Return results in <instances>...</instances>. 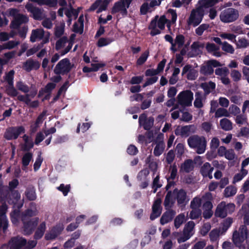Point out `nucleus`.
I'll return each instance as SVG.
<instances>
[{
  "mask_svg": "<svg viewBox=\"0 0 249 249\" xmlns=\"http://www.w3.org/2000/svg\"><path fill=\"white\" fill-rule=\"evenodd\" d=\"M56 86V84L53 83H48L44 89L39 91L38 96L40 97L44 93H50L52 90L54 89Z\"/></svg>",
  "mask_w": 249,
  "mask_h": 249,
  "instance_id": "nucleus-39",
  "label": "nucleus"
},
{
  "mask_svg": "<svg viewBox=\"0 0 249 249\" xmlns=\"http://www.w3.org/2000/svg\"><path fill=\"white\" fill-rule=\"evenodd\" d=\"M218 2V0H200L198 2L199 7L201 9L208 8L213 6Z\"/></svg>",
  "mask_w": 249,
  "mask_h": 249,
  "instance_id": "nucleus-31",
  "label": "nucleus"
},
{
  "mask_svg": "<svg viewBox=\"0 0 249 249\" xmlns=\"http://www.w3.org/2000/svg\"><path fill=\"white\" fill-rule=\"evenodd\" d=\"M25 195L29 200H35L36 198V195L34 188L33 187H28L25 192Z\"/></svg>",
  "mask_w": 249,
  "mask_h": 249,
  "instance_id": "nucleus-38",
  "label": "nucleus"
},
{
  "mask_svg": "<svg viewBox=\"0 0 249 249\" xmlns=\"http://www.w3.org/2000/svg\"><path fill=\"white\" fill-rule=\"evenodd\" d=\"M44 36V31L43 29L38 28L33 30L30 36V41L35 42L36 40L42 39Z\"/></svg>",
  "mask_w": 249,
  "mask_h": 249,
  "instance_id": "nucleus-23",
  "label": "nucleus"
},
{
  "mask_svg": "<svg viewBox=\"0 0 249 249\" xmlns=\"http://www.w3.org/2000/svg\"><path fill=\"white\" fill-rule=\"evenodd\" d=\"M203 17V11L202 9L198 7L196 9H193L191 13L190 16L187 20L188 25H193L196 26L202 21Z\"/></svg>",
  "mask_w": 249,
  "mask_h": 249,
  "instance_id": "nucleus-9",
  "label": "nucleus"
},
{
  "mask_svg": "<svg viewBox=\"0 0 249 249\" xmlns=\"http://www.w3.org/2000/svg\"><path fill=\"white\" fill-rule=\"evenodd\" d=\"M235 122L238 124L242 125L246 123L247 119L243 115L239 114L236 116Z\"/></svg>",
  "mask_w": 249,
  "mask_h": 249,
  "instance_id": "nucleus-61",
  "label": "nucleus"
},
{
  "mask_svg": "<svg viewBox=\"0 0 249 249\" xmlns=\"http://www.w3.org/2000/svg\"><path fill=\"white\" fill-rule=\"evenodd\" d=\"M156 146L153 153L155 156H160L162 154L165 149V144L163 141L155 142Z\"/></svg>",
  "mask_w": 249,
  "mask_h": 249,
  "instance_id": "nucleus-28",
  "label": "nucleus"
},
{
  "mask_svg": "<svg viewBox=\"0 0 249 249\" xmlns=\"http://www.w3.org/2000/svg\"><path fill=\"white\" fill-rule=\"evenodd\" d=\"M25 7L27 11L31 14L33 18L35 20H41L46 17V15L43 9L35 6L31 3H26Z\"/></svg>",
  "mask_w": 249,
  "mask_h": 249,
  "instance_id": "nucleus-6",
  "label": "nucleus"
},
{
  "mask_svg": "<svg viewBox=\"0 0 249 249\" xmlns=\"http://www.w3.org/2000/svg\"><path fill=\"white\" fill-rule=\"evenodd\" d=\"M238 48H245L249 46V41L245 38L239 39L236 42Z\"/></svg>",
  "mask_w": 249,
  "mask_h": 249,
  "instance_id": "nucleus-49",
  "label": "nucleus"
},
{
  "mask_svg": "<svg viewBox=\"0 0 249 249\" xmlns=\"http://www.w3.org/2000/svg\"><path fill=\"white\" fill-rule=\"evenodd\" d=\"M213 170V167L211 166L209 162H205L201 167L200 172L203 177H209L210 179L213 178L212 172Z\"/></svg>",
  "mask_w": 249,
  "mask_h": 249,
  "instance_id": "nucleus-21",
  "label": "nucleus"
},
{
  "mask_svg": "<svg viewBox=\"0 0 249 249\" xmlns=\"http://www.w3.org/2000/svg\"><path fill=\"white\" fill-rule=\"evenodd\" d=\"M235 205L233 203L226 204L224 201L220 202L215 211V216L220 218H225L228 213H231L235 211Z\"/></svg>",
  "mask_w": 249,
  "mask_h": 249,
  "instance_id": "nucleus-4",
  "label": "nucleus"
},
{
  "mask_svg": "<svg viewBox=\"0 0 249 249\" xmlns=\"http://www.w3.org/2000/svg\"><path fill=\"white\" fill-rule=\"evenodd\" d=\"M37 94V90H35L34 91H32L30 93L26 94V97L24 99V102L28 106H30L31 104V98H34L36 94Z\"/></svg>",
  "mask_w": 249,
  "mask_h": 249,
  "instance_id": "nucleus-58",
  "label": "nucleus"
},
{
  "mask_svg": "<svg viewBox=\"0 0 249 249\" xmlns=\"http://www.w3.org/2000/svg\"><path fill=\"white\" fill-rule=\"evenodd\" d=\"M40 65V63L38 61L29 59L24 63L23 68L26 71H30L32 69H38Z\"/></svg>",
  "mask_w": 249,
  "mask_h": 249,
  "instance_id": "nucleus-25",
  "label": "nucleus"
},
{
  "mask_svg": "<svg viewBox=\"0 0 249 249\" xmlns=\"http://www.w3.org/2000/svg\"><path fill=\"white\" fill-rule=\"evenodd\" d=\"M211 228V225L210 223L207 222L203 224L200 230V234L204 236L210 231Z\"/></svg>",
  "mask_w": 249,
  "mask_h": 249,
  "instance_id": "nucleus-48",
  "label": "nucleus"
},
{
  "mask_svg": "<svg viewBox=\"0 0 249 249\" xmlns=\"http://www.w3.org/2000/svg\"><path fill=\"white\" fill-rule=\"evenodd\" d=\"M192 210L190 212L189 217L192 219L198 218L201 215V210L200 209L192 208Z\"/></svg>",
  "mask_w": 249,
  "mask_h": 249,
  "instance_id": "nucleus-47",
  "label": "nucleus"
},
{
  "mask_svg": "<svg viewBox=\"0 0 249 249\" xmlns=\"http://www.w3.org/2000/svg\"><path fill=\"white\" fill-rule=\"evenodd\" d=\"M173 194L176 196L178 204L180 206H184L189 200L186 192L182 189H175Z\"/></svg>",
  "mask_w": 249,
  "mask_h": 249,
  "instance_id": "nucleus-12",
  "label": "nucleus"
},
{
  "mask_svg": "<svg viewBox=\"0 0 249 249\" xmlns=\"http://www.w3.org/2000/svg\"><path fill=\"white\" fill-rule=\"evenodd\" d=\"M74 66V65L71 64L68 58H65L59 61L56 65L54 72L57 74H64L70 72Z\"/></svg>",
  "mask_w": 249,
  "mask_h": 249,
  "instance_id": "nucleus-7",
  "label": "nucleus"
},
{
  "mask_svg": "<svg viewBox=\"0 0 249 249\" xmlns=\"http://www.w3.org/2000/svg\"><path fill=\"white\" fill-rule=\"evenodd\" d=\"M154 119L153 117L148 118L143 124V128L145 130H149L153 125Z\"/></svg>",
  "mask_w": 249,
  "mask_h": 249,
  "instance_id": "nucleus-62",
  "label": "nucleus"
},
{
  "mask_svg": "<svg viewBox=\"0 0 249 249\" xmlns=\"http://www.w3.org/2000/svg\"><path fill=\"white\" fill-rule=\"evenodd\" d=\"M36 211L27 210L22 214L21 219L22 221L28 220V218L36 214Z\"/></svg>",
  "mask_w": 249,
  "mask_h": 249,
  "instance_id": "nucleus-41",
  "label": "nucleus"
},
{
  "mask_svg": "<svg viewBox=\"0 0 249 249\" xmlns=\"http://www.w3.org/2000/svg\"><path fill=\"white\" fill-rule=\"evenodd\" d=\"M167 20L165 18V16H162L160 18L158 19V26L159 28L162 30L164 28L165 24L167 22Z\"/></svg>",
  "mask_w": 249,
  "mask_h": 249,
  "instance_id": "nucleus-63",
  "label": "nucleus"
},
{
  "mask_svg": "<svg viewBox=\"0 0 249 249\" xmlns=\"http://www.w3.org/2000/svg\"><path fill=\"white\" fill-rule=\"evenodd\" d=\"M220 142L218 139L216 137L213 138L210 143V147L211 149L215 150L219 145Z\"/></svg>",
  "mask_w": 249,
  "mask_h": 249,
  "instance_id": "nucleus-64",
  "label": "nucleus"
},
{
  "mask_svg": "<svg viewBox=\"0 0 249 249\" xmlns=\"http://www.w3.org/2000/svg\"><path fill=\"white\" fill-rule=\"evenodd\" d=\"M194 169V165L192 160H187L181 165L180 170L186 173H189Z\"/></svg>",
  "mask_w": 249,
  "mask_h": 249,
  "instance_id": "nucleus-30",
  "label": "nucleus"
},
{
  "mask_svg": "<svg viewBox=\"0 0 249 249\" xmlns=\"http://www.w3.org/2000/svg\"><path fill=\"white\" fill-rule=\"evenodd\" d=\"M7 93L10 96L15 97L18 96V92L14 88L13 85H8L6 88Z\"/></svg>",
  "mask_w": 249,
  "mask_h": 249,
  "instance_id": "nucleus-52",
  "label": "nucleus"
},
{
  "mask_svg": "<svg viewBox=\"0 0 249 249\" xmlns=\"http://www.w3.org/2000/svg\"><path fill=\"white\" fill-rule=\"evenodd\" d=\"M179 104L183 107L191 105L193 99V93L190 90H185L180 92L177 96Z\"/></svg>",
  "mask_w": 249,
  "mask_h": 249,
  "instance_id": "nucleus-10",
  "label": "nucleus"
},
{
  "mask_svg": "<svg viewBox=\"0 0 249 249\" xmlns=\"http://www.w3.org/2000/svg\"><path fill=\"white\" fill-rule=\"evenodd\" d=\"M167 210L160 218V222L162 225H164L171 221L176 214V213L174 210L170 209Z\"/></svg>",
  "mask_w": 249,
  "mask_h": 249,
  "instance_id": "nucleus-22",
  "label": "nucleus"
},
{
  "mask_svg": "<svg viewBox=\"0 0 249 249\" xmlns=\"http://www.w3.org/2000/svg\"><path fill=\"white\" fill-rule=\"evenodd\" d=\"M36 240H31L27 242L25 239L20 236L11 238L9 242L10 249H32L36 245Z\"/></svg>",
  "mask_w": 249,
  "mask_h": 249,
  "instance_id": "nucleus-2",
  "label": "nucleus"
},
{
  "mask_svg": "<svg viewBox=\"0 0 249 249\" xmlns=\"http://www.w3.org/2000/svg\"><path fill=\"white\" fill-rule=\"evenodd\" d=\"M132 0H125V1H119L116 3L112 8V13L121 12L123 14L127 13L126 8H128Z\"/></svg>",
  "mask_w": 249,
  "mask_h": 249,
  "instance_id": "nucleus-16",
  "label": "nucleus"
},
{
  "mask_svg": "<svg viewBox=\"0 0 249 249\" xmlns=\"http://www.w3.org/2000/svg\"><path fill=\"white\" fill-rule=\"evenodd\" d=\"M161 199L157 198L154 202L152 206V213L150 215V219L154 220L160 215L161 213Z\"/></svg>",
  "mask_w": 249,
  "mask_h": 249,
  "instance_id": "nucleus-19",
  "label": "nucleus"
},
{
  "mask_svg": "<svg viewBox=\"0 0 249 249\" xmlns=\"http://www.w3.org/2000/svg\"><path fill=\"white\" fill-rule=\"evenodd\" d=\"M7 206L4 202L2 203L0 208V228H2L5 232L8 227V221L5 216L7 210Z\"/></svg>",
  "mask_w": 249,
  "mask_h": 249,
  "instance_id": "nucleus-18",
  "label": "nucleus"
},
{
  "mask_svg": "<svg viewBox=\"0 0 249 249\" xmlns=\"http://www.w3.org/2000/svg\"><path fill=\"white\" fill-rule=\"evenodd\" d=\"M39 221L38 218H34L30 219V220H27L26 221H23V231L24 234L26 235H29L31 234L33 231L34 230L36 227L37 226Z\"/></svg>",
  "mask_w": 249,
  "mask_h": 249,
  "instance_id": "nucleus-14",
  "label": "nucleus"
},
{
  "mask_svg": "<svg viewBox=\"0 0 249 249\" xmlns=\"http://www.w3.org/2000/svg\"><path fill=\"white\" fill-rule=\"evenodd\" d=\"M29 21V18L27 15L19 14L12 21L10 26L12 28L17 29L20 25L27 23Z\"/></svg>",
  "mask_w": 249,
  "mask_h": 249,
  "instance_id": "nucleus-17",
  "label": "nucleus"
},
{
  "mask_svg": "<svg viewBox=\"0 0 249 249\" xmlns=\"http://www.w3.org/2000/svg\"><path fill=\"white\" fill-rule=\"evenodd\" d=\"M196 130V127L194 125H188L183 126H178L175 130L176 135H180L182 137H187L190 133H194Z\"/></svg>",
  "mask_w": 249,
  "mask_h": 249,
  "instance_id": "nucleus-13",
  "label": "nucleus"
},
{
  "mask_svg": "<svg viewBox=\"0 0 249 249\" xmlns=\"http://www.w3.org/2000/svg\"><path fill=\"white\" fill-rule=\"evenodd\" d=\"M228 110V113H230V117L231 115L236 116L241 112L240 108L235 105H231Z\"/></svg>",
  "mask_w": 249,
  "mask_h": 249,
  "instance_id": "nucleus-44",
  "label": "nucleus"
},
{
  "mask_svg": "<svg viewBox=\"0 0 249 249\" xmlns=\"http://www.w3.org/2000/svg\"><path fill=\"white\" fill-rule=\"evenodd\" d=\"M222 49L223 51L231 54L233 53L234 48L227 42H224L222 44Z\"/></svg>",
  "mask_w": 249,
  "mask_h": 249,
  "instance_id": "nucleus-51",
  "label": "nucleus"
},
{
  "mask_svg": "<svg viewBox=\"0 0 249 249\" xmlns=\"http://www.w3.org/2000/svg\"><path fill=\"white\" fill-rule=\"evenodd\" d=\"M247 238L237 233V230L233 231L232 237V240L236 247L242 245Z\"/></svg>",
  "mask_w": 249,
  "mask_h": 249,
  "instance_id": "nucleus-27",
  "label": "nucleus"
},
{
  "mask_svg": "<svg viewBox=\"0 0 249 249\" xmlns=\"http://www.w3.org/2000/svg\"><path fill=\"white\" fill-rule=\"evenodd\" d=\"M238 215L243 217L244 225H249V208L246 205H243L238 212Z\"/></svg>",
  "mask_w": 249,
  "mask_h": 249,
  "instance_id": "nucleus-24",
  "label": "nucleus"
},
{
  "mask_svg": "<svg viewBox=\"0 0 249 249\" xmlns=\"http://www.w3.org/2000/svg\"><path fill=\"white\" fill-rule=\"evenodd\" d=\"M221 234V231L218 229H214L211 231L209 233V237L210 240L212 242H215L218 240L220 235Z\"/></svg>",
  "mask_w": 249,
  "mask_h": 249,
  "instance_id": "nucleus-37",
  "label": "nucleus"
},
{
  "mask_svg": "<svg viewBox=\"0 0 249 249\" xmlns=\"http://www.w3.org/2000/svg\"><path fill=\"white\" fill-rule=\"evenodd\" d=\"M220 63L215 60H211L207 62L205 65L201 68L200 71L204 74L210 75L213 72V67L220 66Z\"/></svg>",
  "mask_w": 249,
  "mask_h": 249,
  "instance_id": "nucleus-15",
  "label": "nucleus"
},
{
  "mask_svg": "<svg viewBox=\"0 0 249 249\" xmlns=\"http://www.w3.org/2000/svg\"><path fill=\"white\" fill-rule=\"evenodd\" d=\"M201 87L204 89L205 95H207L215 89V84L213 82L210 81L208 83H202Z\"/></svg>",
  "mask_w": 249,
  "mask_h": 249,
  "instance_id": "nucleus-29",
  "label": "nucleus"
},
{
  "mask_svg": "<svg viewBox=\"0 0 249 249\" xmlns=\"http://www.w3.org/2000/svg\"><path fill=\"white\" fill-rule=\"evenodd\" d=\"M174 43L176 44L178 48L181 47L184 43V37L182 35H178L176 36L175 42Z\"/></svg>",
  "mask_w": 249,
  "mask_h": 249,
  "instance_id": "nucleus-56",
  "label": "nucleus"
},
{
  "mask_svg": "<svg viewBox=\"0 0 249 249\" xmlns=\"http://www.w3.org/2000/svg\"><path fill=\"white\" fill-rule=\"evenodd\" d=\"M206 49L208 53H212L213 55L220 57L221 53L219 52V47L213 43H207L206 45Z\"/></svg>",
  "mask_w": 249,
  "mask_h": 249,
  "instance_id": "nucleus-26",
  "label": "nucleus"
},
{
  "mask_svg": "<svg viewBox=\"0 0 249 249\" xmlns=\"http://www.w3.org/2000/svg\"><path fill=\"white\" fill-rule=\"evenodd\" d=\"M210 25L208 24H203L200 25L198 28L196 29V33L198 36H201L203 32L208 29Z\"/></svg>",
  "mask_w": 249,
  "mask_h": 249,
  "instance_id": "nucleus-55",
  "label": "nucleus"
},
{
  "mask_svg": "<svg viewBox=\"0 0 249 249\" xmlns=\"http://www.w3.org/2000/svg\"><path fill=\"white\" fill-rule=\"evenodd\" d=\"M220 125L221 128L225 131H229L232 128V123L227 118H224L220 120Z\"/></svg>",
  "mask_w": 249,
  "mask_h": 249,
  "instance_id": "nucleus-32",
  "label": "nucleus"
},
{
  "mask_svg": "<svg viewBox=\"0 0 249 249\" xmlns=\"http://www.w3.org/2000/svg\"><path fill=\"white\" fill-rule=\"evenodd\" d=\"M189 146L196 150L198 154H201L205 152L207 140L205 137L194 135L190 136L187 140Z\"/></svg>",
  "mask_w": 249,
  "mask_h": 249,
  "instance_id": "nucleus-1",
  "label": "nucleus"
},
{
  "mask_svg": "<svg viewBox=\"0 0 249 249\" xmlns=\"http://www.w3.org/2000/svg\"><path fill=\"white\" fill-rule=\"evenodd\" d=\"M67 41V38L63 36L60 38L56 42L55 45V48L57 50H60Z\"/></svg>",
  "mask_w": 249,
  "mask_h": 249,
  "instance_id": "nucleus-60",
  "label": "nucleus"
},
{
  "mask_svg": "<svg viewBox=\"0 0 249 249\" xmlns=\"http://www.w3.org/2000/svg\"><path fill=\"white\" fill-rule=\"evenodd\" d=\"M195 100L194 103V106L196 108H201L203 106L202 102V95L199 92H196L195 94Z\"/></svg>",
  "mask_w": 249,
  "mask_h": 249,
  "instance_id": "nucleus-35",
  "label": "nucleus"
},
{
  "mask_svg": "<svg viewBox=\"0 0 249 249\" xmlns=\"http://www.w3.org/2000/svg\"><path fill=\"white\" fill-rule=\"evenodd\" d=\"M215 73L216 75L221 76H226L229 73V70L226 67L218 68L215 70Z\"/></svg>",
  "mask_w": 249,
  "mask_h": 249,
  "instance_id": "nucleus-59",
  "label": "nucleus"
},
{
  "mask_svg": "<svg viewBox=\"0 0 249 249\" xmlns=\"http://www.w3.org/2000/svg\"><path fill=\"white\" fill-rule=\"evenodd\" d=\"M24 130L22 126L9 127L4 134V138L7 140L16 139L21 133L24 132Z\"/></svg>",
  "mask_w": 249,
  "mask_h": 249,
  "instance_id": "nucleus-11",
  "label": "nucleus"
},
{
  "mask_svg": "<svg viewBox=\"0 0 249 249\" xmlns=\"http://www.w3.org/2000/svg\"><path fill=\"white\" fill-rule=\"evenodd\" d=\"M214 117L215 118L230 117V113H228V110L225 107H220L216 109Z\"/></svg>",
  "mask_w": 249,
  "mask_h": 249,
  "instance_id": "nucleus-36",
  "label": "nucleus"
},
{
  "mask_svg": "<svg viewBox=\"0 0 249 249\" xmlns=\"http://www.w3.org/2000/svg\"><path fill=\"white\" fill-rule=\"evenodd\" d=\"M16 87L19 90L27 94L29 91V87L21 81H18L16 83Z\"/></svg>",
  "mask_w": 249,
  "mask_h": 249,
  "instance_id": "nucleus-45",
  "label": "nucleus"
},
{
  "mask_svg": "<svg viewBox=\"0 0 249 249\" xmlns=\"http://www.w3.org/2000/svg\"><path fill=\"white\" fill-rule=\"evenodd\" d=\"M32 157L33 155L32 153L29 152L26 153L23 155L22 159V163L24 166L26 167L29 164L32 159Z\"/></svg>",
  "mask_w": 249,
  "mask_h": 249,
  "instance_id": "nucleus-53",
  "label": "nucleus"
},
{
  "mask_svg": "<svg viewBox=\"0 0 249 249\" xmlns=\"http://www.w3.org/2000/svg\"><path fill=\"white\" fill-rule=\"evenodd\" d=\"M0 197L4 198L9 203L15 204L20 198V196L18 191L9 190L7 187H3L0 189Z\"/></svg>",
  "mask_w": 249,
  "mask_h": 249,
  "instance_id": "nucleus-3",
  "label": "nucleus"
},
{
  "mask_svg": "<svg viewBox=\"0 0 249 249\" xmlns=\"http://www.w3.org/2000/svg\"><path fill=\"white\" fill-rule=\"evenodd\" d=\"M202 199L198 197H194L190 203L191 208L199 209L201 204Z\"/></svg>",
  "mask_w": 249,
  "mask_h": 249,
  "instance_id": "nucleus-50",
  "label": "nucleus"
},
{
  "mask_svg": "<svg viewBox=\"0 0 249 249\" xmlns=\"http://www.w3.org/2000/svg\"><path fill=\"white\" fill-rule=\"evenodd\" d=\"M23 139L25 142V150H28L33 147L34 144L33 142L32 139L31 138H30L26 135H24L23 136Z\"/></svg>",
  "mask_w": 249,
  "mask_h": 249,
  "instance_id": "nucleus-43",
  "label": "nucleus"
},
{
  "mask_svg": "<svg viewBox=\"0 0 249 249\" xmlns=\"http://www.w3.org/2000/svg\"><path fill=\"white\" fill-rule=\"evenodd\" d=\"M237 233H239V234L242 235L247 239L248 235V230L247 227L246 225H241L239 227L238 230H237Z\"/></svg>",
  "mask_w": 249,
  "mask_h": 249,
  "instance_id": "nucleus-57",
  "label": "nucleus"
},
{
  "mask_svg": "<svg viewBox=\"0 0 249 249\" xmlns=\"http://www.w3.org/2000/svg\"><path fill=\"white\" fill-rule=\"evenodd\" d=\"M173 203L174 202L172 198V192L171 191H168L166 195L164 201V205L166 209H170Z\"/></svg>",
  "mask_w": 249,
  "mask_h": 249,
  "instance_id": "nucleus-34",
  "label": "nucleus"
},
{
  "mask_svg": "<svg viewBox=\"0 0 249 249\" xmlns=\"http://www.w3.org/2000/svg\"><path fill=\"white\" fill-rule=\"evenodd\" d=\"M248 173V171L245 169H241L240 172L236 174L234 178L233 182L235 183L240 181Z\"/></svg>",
  "mask_w": 249,
  "mask_h": 249,
  "instance_id": "nucleus-46",
  "label": "nucleus"
},
{
  "mask_svg": "<svg viewBox=\"0 0 249 249\" xmlns=\"http://www.w3.org/2000/svg\"><path fill=\"white\" fill-rule=\"evenodd\" d=\"M149 52V51H146L143 53H142L141 56L139 57V58L137 61V65H142L146 60L148 55Z\"/></svg>",
  "mask_w": 249,
  "mask_h": 249,
  "instance_id": "nucleus-54",
  "label": "nucleus"
},
{
  "mask_svg": "<svg viewBox=\"0 0 249 249\" xmlns=\"http://www.w3.org/2000/svg\"><path fill=\"white\" fill-rule=\"evenodd\" d=\"M46 229L45 222L41 223L37 228L34 235L36 239H38L42 237Z\"/></svg>",
  "mask_w": 249,
  "mask_h": 249,
  "instance_id": "nucleus-33",
  "label": "nucleus"
},
{
  "mask_svg": "<svg viewBox=\"0 0 249 249\" xmlns=\"http://www.w3.org/2000/svg\"><path fill=\"white\" fill-rule=\"evenodd\" d=\"M236 193V189L235 187L230 186L226 187L224 190V195L226 197H230L234 196Z\"/></svg>",
  "mask_w": 249,
  "mask_h": 249,
  "instance_id": "nucleus-42",
  "label": "nucleus"
},
{
  "mask_svg": "<svg viewBox=\"0 0 249 249\" xmlns=\"http://www.w3.org/2000/svg\"><path fill=\"white\" fill-rule=\"evenodd\" d=\"M185 221V215L183 213L178 215L174 220V225L176 229L179 228Z\"/></svg>",
  "mask_w": 249,
  "mask_h": 249,
  "instance_id": "nucleus-40",
  "label": "nucleus"
},
{
  "mask_svg": "<svg viewBox=\"0 0 249 249\" xmlns=\"http://www.w3.org/2000/svg\"><path fill=\"white\" fill-rule=\"evenodd\" d=\"M238 11L236 9L229 8L223 10L220 15L222 21L225 23L233 22L238 18Z\"/></svg>",
  "mask_w": 249,
  "mask_h": 249,
  "instance_id": "nucleus-5",
  "label": "nucleus"
},
{
  "mask_svg": "<svg viewBox=\"0 0 249 249\" xmlns=\"http://www.w3.org/2000/svg\"><path fill=\"white\" fill-rule=\"evenodd\" d=\"M195 223L192 221L187 222L183 229L182 235L178 238L179 243L184 242L191 238L194 234Z\"/></svg>",
  "mask_w": 249,
  "mask_h": 249,
  "instance_id": "nucleus-8",
  "label": "nucleus"
},
{
  "mask_svg": "<svg viewBox=\"0 0 249 249\" xmlns=\"http://www.w3.org/2000/svg\"><path fill=\"white\" fill-rule=\"evenodd\" d=\"M64 227L62 225H57L53 227L49 232L45 235L46 240H52L56 238L62 231Z\"/></svg>",
  "mask_w": 249,
  "mask_h": 249,
  "instance_id": "nucleus-20",
  "label": "nucleus"
}]
</instances>
